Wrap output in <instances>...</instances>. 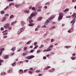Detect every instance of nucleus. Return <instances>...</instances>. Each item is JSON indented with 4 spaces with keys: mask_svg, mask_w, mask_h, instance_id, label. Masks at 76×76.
Listing matches in <instances>:
<instances>
[{
    "mask_svg": "<svg viewBox=\"0 0 76 76\" xmlns=\"http://www.w3.org/2000/svg\"><path fill=\"white\" fill-rule=\"evenodd\" d=\"M59 18H58V20H60L61 19H62V18H63V13L61 12L59 13Z\"/></svg>",
    "mask_w": 76,
    "mask_h": 76,
    "instance_id": "1",
    "label": "nucleus"
},
{
    "mask_svg": "<svg viewBox=\"0 0 76 76\" xmlns=\"http://www.w3.org/2000/svg\"><path fill=\"white\" fill-rule=\"evenodd\" d=\"M35 14H36V13H35L34 14V13L31 14L30 16L28 17V18L29 19V20H32V18H33V17L34 16H35Z\"/></svg>",
    "mask_w": 76,
    "mask_h": 76,
    "instance_id": "2",
    "label": "nucleus"
},
{
    "mask_svg": "<svg viewBox=\"0 0 76 76\" xmlns=\"http://www.w3.org/2000/svg\"><path fill=\"white\" fill-rule=\"evenodd\" d=\"M34 55H31L29 56H26L25 57L26 59H31L34 57Z\"/></svg>",
    "mask_w": 76,
    "mask_h": 76,
    "instance_id": "3",
    "label": "nucleus"
},
{
    "mask_svg": "<svg viewBox=\"0 0 76 76\" xmlns=\"http://www.w3.org/2000/svg\"><path fill=\"white\" fill-rule=\"evenodd\" d=\"M4 28L7 29L9 28V23H7L5 24V26H4Z\"/></svg>",
    "mask_w": 76,
    "mask_h": 76,
    "instance_id": "4",
    "label": "nucleus"
},
{
    "mask_svg": "<svg viewBox=\"0 0 76 76\" xmlns=\"http://www.w3.org/2000/svg\"><path fill=\"white\" fill-rule=\"evenodd\" d=\"M76 20V18H74L71 21V23H72V25H73L75 23V20Z\"/></svg>",
    "mask_w": 76,
    "mask_h": 76,
    "instance_id": "5",
    "label": "nucleus"
},
{
    "mask_svg": "<svg viewBox=\"0 0 76 76\" xmlns=\"http://www.w3.org/2000/svg\"><path fill=\"white\" fill-rule=\"evenodd\" d=\"M72 16L73 18H76V13H74L73 15H72Z\"/></svg>",
    "mask_w": 76,
    "mask_h": 76,
    "instance_id": "6",
    "label": "nucleus"
},
{
    "mask_svg": "<svg viewBox=\"0 0 76 76\" xmlns=\"http://www.w3.org/2000/svg\"><path fill=\"white\" fill-rule=\"evenodd\" d=\"M49 68H51V67H50V66H47L44 69H45V70H48V69H49Z\"/></svg>",
    "mask_w": 76,
    "mask_h": 76,
    "instance_id": "7",
    "label": "nucleus"
},
{
    "mask_svg": "<svg viewBox=\"0 0 76 76\" xmlns=\"http://www.w3.org/2000/svg\"><path fill=\"white\" fill-rule=\"evenodd\" d=\"M4 59H7V58H9V56L8 55H6L4 56Z\"/></svg>",
    "mask_w": 76,
    "mask_h": 76,
    "instance_id": "8",
    "label": "nucleus"
},
{
    "mask_svg": "<svg viewBox=\"0 0 76 76\" xmlns=\"http://www.w3.org/2000/svg\"><path fill=\"white\" fill-rule=\"evenodd\" d=\"M34 25V23H30L29 24L28 26H32Z\"/></svg>",
    "mask_w": 76,
    "mask_h": 76,
    "instance_id": "9",
    "label": "nucleus"
},
{
    "mask_svg": "<svg viewBox=\"0 0 76 76\" xmlns=\"http://www.w3.org/2000/svg\"><path fill=\"white\" fill-rule=\"evenodd\" d=\"M17 23V21H15L12 22L11 23V25H15V23Z\"/></svg>",
    "mask_w": 76,
    "mask_h": 76,
    "instance_id": "10",
    "label": "nucleus"
},
{
    "mask_svg": "<svg viewBox=\"0 0 76 76\" xmlns=\"http://www.w3.org/2000/svg\"><path fill=\"white\" fill-rule=\"evenodd\" d=\"M6 17H4L2 18V20H1L2 22H4V21H5V20H6Z\"/></svg>",
    "mask_w": 76,
    "mask_h": 76,
    "instance_id": "11",
    "label": "nucleus"
},
{
    "mask_svg": "<svg viewBox=\"0 0 76 76\" xmlns=\"http://www.w3.org/2000/svg\"><path fill=\"white\" fill-rule=\"evenodd\" d=\"M15 49H16V47H14L13 48H12L11 49V50L14 51L15 50Z\"/></svg>",
    "mask_w": 76,
    "mask_h": 76,
    "instance_id": "12",
    "label": "nucleus"
},
{
    "mask_svg": "<svg viewBox=\"0 0 76 76\" xmlns=\"http://www.w3.org/2000/svg\"><path fill=\"white\" fill-rule=\"evenodd\" d=\"M24 12H25L26 13H29V10H26L24 11Z\"/></svg>",
    "mask_w": 76,
    "mask_h": 76,
    "instance_id": "13",
    "label": "nucleus"
},
{
    "mask_svg": "<svg viewBox=\"0 0 76 76\" xmlns=\"http://www.w3.org/2000/svg\"><path fill=\"white\" fill-rule=\"evenodd\" d=\"M69 10V9H66L64 11V12H66V11H68Z\"/></svg>",
    "mask_w": 76,
    "mask_h": 76,
    "instance_id": "14",
    "label": "nucleus"
},
{
    "mask_svg": "<svg viewBox=\"0 0 76 76\" xmlns=\"http://www.w3.org/2000/svg\"><path fill=\"white\" fill-rule=\"evenodd\" d=\"M24 29V28H20V33H22V31H23Z\"/></svg>",
    "mask_w": 76,
    "mask_h": 76,
    "instance_id": "15",
    "label": "nucleus"
},
{
    "mask_svg": "<svg viewBox=\"0 0 76 76\" xmlns=\"http://www.w3.org/2000/svg\"><path fill=\"white\" fill-rule=\"evenodd\" d=\"M14 18V16H13V15H11L10 17V19H12V18Z\"/></svg>",
    "mask_w": 76,
    "mask_h": 76,
    "instance_id": "16",
    "label": "nucleus"
},
{
    "mask_svg": "<svg viewBox=\"0 0 76 76\" xmlns=\"http://www.w3.org/2000/svg\"><path fill=\"white\" fill-rule=\"evenodd\" d=\"M16 62H14L12 64V66H16Z\"/></svg>",
    "mask_w": 76,
    "mask_h": 76,
    "instance_id": "17",
    "label": "nucleus"
},
{
    "mask_svg": "<svg viewBox=\"0 0 76 76\" xmlns=\"http://www.w3.org/2000/svg\"><path fill=\"white\" fill-rule=\"evenodd\" d=\"M42 19V18L41 17H40L39 18L37 19V20H41Z\"/></svg>",
    "mask_w": 76,
    "mask_h": 76,
    "instance_id": "18",
    "label": "nucleus"
},
{
    "mask_svg": "<svg viewBox=\"0 0 76 76\" xmlns=\"http://www.w3.org/2000/svg\"><path fill=\"white\" fill-rule=\"evenodd\" d=\"M53 19V17H50L49 18L48 20H52Z\"/></svg>",
    "mask_w": 76,
    "mask_h": 76,
    "instance_id": "19",
    "label": "nucleus"
},
{
    "mask_svg": "<svg viewBox=\"0 0 76 76\" xmlns=\"http://www.w3.org/2000/svg\"><path fill=\"white\" fill-rule=\"evenodd\" d=\"M27 48H27V47H25L24 48V51H26V49H27Z\"/></svg>",
    "mask_w": 76,
    "mask_h": 76,
    "instance_id": "20",
    "label": "nucleus"
},
{
    "mask_svg": "<svg viewBox=\"0 0 76 76\" xmlns=\"http://www.w3.org/2000/svg\"><path fill=\"white\" fill-rule=\"evenodd\" d=\"M50 4V2H47L45 4L46 5H49Z\"/></svg>",
    "mask_w": 76,
    "mask_h": 76,
    "instance_id": "21",
    "label": "nucleus"
},
{
    "mask_svg": "<svg viewBox=\"0 0 76 76\" xmlns=\"http://www.w3.org/2000/svg\"><path fill=\"white\" fill-rule=\"evenodd\" d=\"M31 42V41H29L26 43V44H29Z\"/></svg>",
    "mask_w": 76,
    "mask_h": 76,
    "instance_id": "22",
    "label": "nucleus"
},
{
    "mask_svg": "<svg viewBox=\"0 0 76 76\" xmlns=\"http://www.w3.org/2000/svg\"><path fill=\"white\" fill-rule=\"evenodd\" d=\"M15 7H19V6H20V5H18V4H16V5H15Z\"/></svg>",
    "mask_w": 76,
    "mask_h": 76,
    "instance_id": "23",
    "label": "nucleus"
},
{
    "mask_svg": "<svg viewBox=\"0 0 76 76\" xmlns=\"http://www.w3.org/2000/svg\"><path fill=\"white\" fill-rule=\"evenodd\" d=\"M26 54H27V53H23V56H26Z\"/></svg>",
    "mask_w": 76,
    "mask_h": 76,
    "instance_id": "24",
    "label": "nucleus"
},
{
    "mask_svg": "<svg viewBox=\"0 0 76 76\" xmlns=\"http://www.w3.org/2000/svg\"><path fill=\"white\" fill-rule=\"evenodd\" d=\"M51 49H50V48H48V49L47 50V51H51Z\"/></svg>",
    "mask_w": 76,
    "mask_h": 76,
    "instance_id": "25",
    "label": "nucleus"
},
{
    "mask_svg": "<svg viewBox=\"0 0 76 76\" xmlns=\"http://www.w3.org/2000/svg\"><path fill=\"white\" fill-rule=\"evenodd\" d=\"M10 8V7H9V6H7L6 8H5L4 9V10H6V9H8V8Z\"/></svg>",
    "mask_w": 76,
    "mask_h": 76,
    "instance_id": "26",
    "label": "nucleus"
},
{
    "mask_svg": "<svg viewBox=\"0 0 76 76\" xmlns=\"http://www.w3.org/2000/svg\"><path fill=\"white\" fill-rule=\"evenodd\" d=\"M70 47H71V46H66L65 47V48H66L68 49L69 48H70Z\"/></svg>",
    "mask_w": 76,
    "mask_h": 76,
    "instance_id": "27",
    "label": "nucleus"
},
{
    "mask_svg": "<svg viewBox=\"0 0 76 76\" xmlns=\"http://www.w3.org/2000/svg\"><path fill=\"white\" fill-rule=\"evenodd\" d=\"M14 4V3H11L9 4L10 6H12V5H13Z\"/></svg>",
    "mask_w": 76,
    "mask_h": 76,
    "instance_id": "28",
    "label": "nucleus"
},
{
    "mask_svg": "<svg viewBox=\"0 0 76 76\" xmlns=\"http://www.w3.org/2000/svg\"><path fill=\"white\" fill-rule=\"evenodd\" d=\"M4 48H1L0 50V51H4Z\"/></svg>",
    "mask_w": 76,
    "mask_h": 76,
    "instance_id": "29",
    "label": "nucleus"
},
{
    "mask_svg": "<svg viewBox=\"0 0 76 76\" xmlns=\"http://www.w3.org/2000/svg\"><path fill=\"white\" fill-rule=\"evenodd\" d=\"M42 47H43V45H41V46L39 47V48L40 49H41V48H42Z\"/></svg>",
    "mask_w": 76,
    "mask_h": 76,
    "instance_id": "30",
    "label": "nucleus"
},
{
    "mask_svg": "<svg viewBox=\"0 0 76 76\" xmlns=\"http://www.w3.org/2000/svg\"><path fill=\"white\" fill-rule=\"evenodd\" d=\"M38 46L37 45H36L34 48V49H36V48H38Z\"/></svg>",
    "mask_w": 76,
    "mask_h": 76,
    "instance_id": "31",
    "label": "nucleus"
},
{
    "mask_svg": "<svg viewBox=\"0 0 76 76\" xmlns=\"http://www.w3.org/2000/svg\"><path fill=\"white\" fill-rule=\"evenodd\" d=\"M6 72H4V73L3 72L1 74V75H6Z\"/></svg>",
    "mask_w": 76,
    "mask_h": 76,
    "instance_id": "32",
    "label": "nucleus"
},
{
    "mask_svg": "<svg viewBox=\"0 0 76 76\" xmlns=\"http://www.w3.org/2000/svg\"><path fill=\"white\" fill-rule=\"evenodd\" d=\"M29 74H32V71H30L28 72Z\"/></svg>",
    "mask_w": 76,
    "mask_h": 76,
    "instance_id": "33",
    "label": "nucleus"
},
{
    "mask_svg": "<svg viewBox=\"0 0 76 76\" xmlns=\"http://www.w3.org/2000/svg\"><path fill=\"white\" fill-rule=\"evenodd\" d=\"M71 58L72 59V60H74L76 59V57H72Z\"/></svg>",
    "mask_w": 76,
    "mask_h": 76,
    "instance_id": "34",
    "label": "nucleus"
},
{
    "mask_svg": "<svg viewBox=\"0 0 76 76\" xmlns=\"http://www.w3.org/2000/svg\"><path fill=\"white\" fill-rule=\"evenodd\" d=\"M20 72H21V73H23V70L22 69H20Z\"/></svg>",
    "mask_w": 76,
    "mask_h": 76,
    "instance_id": "35",
    "label": "nucleus"
},
{
    "mask_svg": "<svg viewBox=\"0 0 76 76\" xmlns=\"http://www.w3.org/2000/svg\"><path fill=\"white\" fill-rule=\"evenodd\" d=\"M49 22V20H46L45 22L46 23H48Z\"/></svg>",
    "mask_w": 76,
    "mask_h": 76,
    "instance_id": "36",
    "label": "nucleus"
},
{
    "mask_svg": "<svg viewBox=\"0 0 76 76\" xmlns=\"http://www.w3.org/2000/svg\"><path fill=\"white\" fill-rule=\"evenodd\" d=\"M4 13V11H1V15H3V14Z\"/></svg>",
    "mask_w": 76,
    "mask_h": 76,
    "instance_id": "37",
    "label": "nucleus"
},
{
    "mask_svg": "<svg viewBox=\"0 0 76 76\" xmlns=\"http://www.w3.org/2000/svg\"><path fill=\"white\" fill-rule=\"evenodd\" d=\"M53 45H51L50 46H49L48 48H53Z\"/></svg>",
    "mask_w": 76,
    "mask_h": 76,
    "instance_id": "38",
    "label": "nucleus"
},
{
    "mask_svg": "<svg viewBox=\"0 0 76 76\" xmlns=\"http://www.w3.org/2000/svg\"><path fill=\"white\" fill-rule=\"evenodd\" d=\"M1 31H4V28H3V27H1Z\"/></svg>",
    "mask_w": 76,
    "mask_h": 76,
    "instance_id": "39",
    "label": "nucleus"
},
{
    "mask_svg": "<svg viewBox=\"0 0 76 76\" xmlns=\"http://www.w3.org/2000/svg\"><path fill=\"white\" fill-rule=\"evenodd\" d=\"M33 22V20H30L29 21V23H32Z\"/></svg>",
    "mask_w": 76,
    "mask_h": 76,
    "instance_id": "40",
    "label": "nucleus"
},
{
    "mask_svg": "<svg viewBox=\"0 0 76 76\" xmlns=\"http://www.w3.org/2000/svg\"><path fill=\"white\" fill-rule=\"evenodd\" d=\"M72 1L73 3H75V2H76V0H72Z\"/></svg>",
    "mask_w": 76,
    "mask_h": 76,
    "instance_id": "41",
    "label": "nucleus"
},
{
    "mask_svg": "<svg viewBox=\"0 0 76 76\" xmlns=\"http://www.w3.org/2000/svg\"><path fill=\"white\" fill-rule=\"evenodd\" d=\"M32 10H35V8L34 7H32Z\"/></svg>",
    "mask_w": 76,
    "mask_h": 76,
    "instance_id": "42",
    "label": "nucleus"
},
{
    "mask_svg": "<svg viewBox=\"0 0 76 76\" xmlns=\"http://www.w3.org/2000/svg\"><path fill=\"white\" fill-rule=\"evenodd\" d=\"M3 35H7V33L6 32L3 34Z\"/></svg>",
    "mask_w": 76,
    "mask_h": 76,
    "instance_id": "43",
    "label": "nucleus"
},
{
    "mask_svg": "<svg viewBox=\"0 0 76 76\" xmlns=\"http://www.w3.org/2000/svg\"><path fill=\"white\" fill-rule=\"evenodd\" d=\"M71 18V16H69L66 17V18Z\"/></svg>",
    "mask_w": 76,
    "mask_h": 76,
    "instance_id": "44",
    "label": "nucleus"
},
{
    "mask_svg": "<svg viewBox=\"0 0 76 76\" xmlns=\"http://www.w3.org/2000/svg\"><path fill=\"white\" fill-rule=\"evenodd\" d=\"M37 44V42H35L34 43V45H36Z\"/></svg>",
    "mask_w": 76,
    "mask_h": 76,
    "instance_id": "45",
    "label": "nucleus"
},
{
    "mask_svg": "<svg viewBox=\"0 0 76 76\" xmlns=\"http://www.w3.org/2000/svg\"><path fill=\"white\" fill-rule=\"evenodd\" d=\"M42 28H47V26H45V25H44L42 26Z\"/></svg>",
    "mask_w": 76,
    "mask_h": 76,
    "instance_id": "46",
    "label": "nucleus"
},
{
    "mask_svg": "<svg viewBox=\"0 0 76 76\" xmlns=\"http://www.w3.org/2000/svg\"><path fill=\"white\" fill-rule=\"evenodd\" d=\"M9 16V14H5L4 15V16L7 17Z\"/></svg>",
    "mask_w": 76,
    "mask_h": 76,
    "instance_id": "47",
    "label": "nucleus"
},
{
    "mask_svg": "<svg viewBox=\"0 0 76 76\" xmlns=\"http://www.w3.org/2000/svg\"><path fill=\"white\" fill-rule=\"evenodd\" d=\"M36 72H37V73H39V72H40V70H36Z\"/></svg>",
    "mask_w": 76,
    "mask_h": 76,
    "instance_id": "48",
    "label": "nucleus"
},
{
    "mask_svg": "<svg viewBox=\"0 0 76 76\" xmlns=\"http://www.w3.org/2000/svg\"><path fill=\"white\" fill-rule=\"evenodd\" d=\"M21 50H22V49L21 48H20L18 49V50L17 51L18 52L20 51Z\"/></svg>",
    "mask_w": 76,
    "mask_h": 76,
    "instance_id": "49",
    "label": "nucleus"
},
{
    "mask_svg": "<svg viewBox=\"0 0 76 76\" xmlns=\"http://www.w3.org/2000/svg\"><path fill=\"white\" fill-rule=\"evenodd\" d=\"M34 52V50H30V53H33Z\"/></svg>",
    "mask_w": 76,
    "mask_h": 76,
    "instance_id": "50",
    "label": "nucleus"
},
{
    "mask_svg": "<svg viewBox=\"0 0 76 76\" xmlns=\"http://www.w3.org/2000/svg\"><path fill=\"white\" fill-rule=\"evenodd\" d=\"M2 62H3V60H1V59H0V63H1Z\"/></svg>",
    "mask_w": 76,
    "mask_h": 76,
    "instance_id": "51",
    "label": "nucleus"
},
{
    "mask_svg": "<svg viewBox=\"0 0 76 76\" xmlns=\"http://www.w3.org/2000/svg\"><path fill=\"white\" fill-rule=\"evenodd\" d=\"M13 0H7V1H13Z\"/></svg>",
    "mask_w": 76,
    "mask_h": 76,
    "instance_id": "52",
    "label": "nucleus"
},
{
    "mask_svg": "<svg viewBox=\"0 0 76 76\" xmlns=\"http://www.w3.org/2000/svg\"><path fill=\"white\" fill-rule=\"evenodd\" d=\"M43 59H46V58H47V57L46 56H44L43 57Z\"/></svg>",
    "mask_w": 76,
    "mask_h": 76,
    "instance_id": "53",
    "label": "nucleus"
},
{
    "mask_svg": "<svg viewBox=\"0 0 76 76\" xmlns=\"http://www.w3.org/2000/svg\"><path fill=\"white\" fill-rule=\"evenodd\" d=\"M48 72H53V71H51V70H49Z\"/></svg>",
    "mask_w": 76,
    "mask_h": 76,
    "instance_id": "54",
    "label": "nucleus"
},
{
    "mask_svg": "<svg viewBox=\"0 0 76 76\" xmlns=\"http://www.w3.org/2000/svg\"><path fill=\"white\" fill-rule=\"evenodd\" d=\"M42 74H39L38 76H42Z\"/></svg>",
    "mask_w": 76,
    "mask_h": 76,
    "instance_id": "55",
    "label": "nucleus"
},
{
    "mask_svg": "<svg viewBox=\"0 0 76 76\" xmlns=\"http://www.w3.org/2000/svg\"><path fill=\"white\" fill-rule=\"evenodd\" d=\"M25 61H26V63H28V61H29V60H25Z\"/></svg>",
    "mask_w": 76,
    "mask_h": 76,
    "instance_id": "56",
    "label": "nucleus"
},
{
    "mask_svg": "<svg viewBox=\"0 0 76 76\" xmlns=\"http://www.w3.org/2000/svg\"><path fill=\"white\" fill-rule=\"evenodd\" d=\"M37 53H40V50H37Z\"/></svg>",
    "mask_w": 76,
    "mask_h": 76,
    "instance_id": "57",
    "label": "nucleus"
},
{
    "mask_svg": "<svg viewBox=\"0 0 76 76\" xmlns=\"http://www.w3.org/2000/svg\"><path fill=\"white\" fill-rule=\"evenodd\" d=\"M72 56H76V54H75V53H73L72 54Z\"/></svg>",
    "mask_w": 76,
    "mask_h": 76,
    "instance_id": "58",
    "label": "nucleus"
},
{
    "mask_svg": "<svg viewBox=\"0 0 76 76\" xmlns=\"http://www.w3.org/2000/svg\"><path fill=\"white\" fill-rule=\"evenodd\" d=\"M4 38H7V36L6 35L4 36Z\"/></svg>",
    "mask_w": 76,
    "mask_h": 76,
    "instance_id": "59",
    "label": "nucleus"
},
{
    "mask_svg": "<svg viewBox=\"0 0 76 76\" xmlns=\"http://www.w3.org/2000/svg\"><path fill=\"white\" fill-rule=\"evenodd\" d=\"M68 32H69V33H70V32H71V30H69L68 31Z\"/></svg>",
    "mask_w": 76,
    "mask_h": 76,
    "instance_id": "60",
    "label": "nucleus"
},
{
    "mask_svg": "<svg viewBox=\"0 0 76 76\" xmlns=\"http://www.w3.org/2000/svg\"><path fill=\"white\" fill-rule=\"evenodd\" d=\"M47 34H44L43 35V37H45V36H46V35H47Z\"/></svg>",
    "mask_w": 76,
    "mask_h": 76,
    "instance_id": "61",
    "label": "nucleus"
},
{
    "mask_svg": "<svg viewBox=\"0 0 76 76\" xmlns=\"http://www.w3.org/2000/svg\"><path fill=\"white\" fill-rule=\"evenodd\" d=\"M1 54H2V51H0V56H1Z\"/></svg>",
    "mask_w": 76,
    "mask_h": 76,
    "instance_id": "62",
    "label": "nucleus"
},
{
    "mask_svg": "<svg viewBox=\"0 0 76 76\" xmlns=\"http://www.w3.org/2000/svg\"><path fill=\"white\" fill-rule=\"evenodd\" d=\"M53 39H52L51 40V42H53Z\"/></svg>",
    "mask_w": 76,
    "mask_h": 76,
    "instance_id": "63",
    "label": "nucleus"
},
{
    "mask_svg": "<svg viewBox=\"0 0 76 76\" xmlns=\"http://www.w3.org/2000/svg\"><path fill=\"white\" fill-rule=\"evenodd\" d=\"M9 29L10 30V29H12V27H9Z\"/></svg>",
    "mask_w": 76,
    "mask_h": 76,
    "instance_id": "64",
    "label": "nucleus"
}]
</instances>
